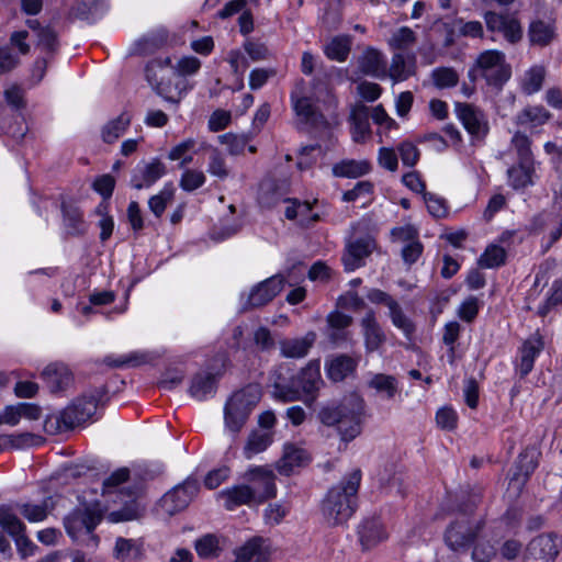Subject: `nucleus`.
<instances>
[{
  "label": "nucleus",
  "mask_w": 562,
  "mask_h": 562,
  "mask_svg": "<svg viewBox=\"0 0 562 562\" xmlns=\"http://www.w3.org/2000/svg\"><path fill=\"white\" fill-rule=\"evenodd\" d=\"M361 471L352 470L339 484L333 486L322 505V513L329 525L346 522L356 512Z\"/></svg>",
  "instance_id": "f03ea898"
},
{
  "label": "nucleus",
  "mask_w": 562,
  "mask_h": 562,
  "mask_svg": "<svg viewBox=\"0 0 562 562\" xmlns=\"http://www.w3.org/2000/svg\"><path fill=\"white\" fill-rule=\"evenodd\" d=\"M315 341L316 334L314 331H308L303 337L284 338L279 341L280 353L284 358H304Z\"/></svg>",
  "instance_id": "b1692460"
},
{
  "label": "nucleus",
  "mask_w": 562,
  "mask_h": 562,
  "mask_svg": "<svg viewBox=\"0 0 562 562\" xmlns=\"http://www.w3.org/2000/svg\"><path fill=\"white\" fill-rule=\"evenodd\" d=\"M483 20L488 32L501 34L507 43L515 45L522 40L521 24L514 14L488 10L484 12Z\"/></svg>",
  "instance_id": "9d476101"
},
{
  "label": "nucleus",
  "mask_w": 562,
  "mask_h": 562,
  "mask_svg": "<svg viewBox=\"0 0 562 562\" xmlns=\"http://www.w3.org/2000/svg\"><path fill=\"white\" fill-rule=\"evenodd\" d=\"M206 181V177L202 170L184 169L181 173L179 186L183 191L192 192L201 188Z\"/></svg>",
  "instance_id": "603ef678"
},
{
  "label": "nucleus",
  "mask_w": 562,
  "mask_h": 562,
  "mask_svg": "<svg viewBox=\"0 0 562 562\" xmlns=\"http://www.w3.org/2000/svg\"><path fill=\"white\" fill-rule=\"evenodd\" d=\"M151 360L149 353L143 351H133L128 355L106 356L103 362L112 368H135L148 363Z\"/></svg>",
  "instance_id": "58836bf2"
},
{
  "label": "nucleus",
  "mask_w": 562,
  "mask_h": 562,
  "mask_svg": "<svg viewBox=\"0 0 562 562\" xmlns=\"http://www.w3.org/2000/svg\"><path fill=\"white\" fill-rule=\"evenodd\" d=\"M20 64V57L10 46H0V75L14 69Z\"/></svg>",
  "instance_id": "0e129e2a"
},
{
  "label": "nucleus",
  "mask_w": 562,
  "mask_h": 562,
  "mask_svg": "<svg viewBox=\"0 0 562 562\" xmlns=\"http://www.w3.org/2000/svg\"><path fill=\"white\" fill-rule=\"evenodd\" d=\"M374 240L370 236L357 238L347 244L342 262L347 271H353L364 263V259L374 249Z\"/></svg>",
  "instance_id": "a211bd4d"
},
{
  "label": "nucleus",
  "mask_w": 562,
  "mask_h": 562,
  "mask_svg": "<svg viewBox=\"0 0 562 562\" xmlns=\"http://www.w3.org/2000/svg\"><path fill=\"white\" fill-rule=\"evenodd\" d=\"M42 375L53 392L64 390L72 381V375L69 369L59 363L47 366Z\"/></svg>",
  "instance_id": "2f4dec72"
},
{
  "label": "nucleus",
  "mask_w": 562,
  "mask_h": 562,
  "mask_svg": "<svg viewBox=\"0 0 562 562\" xmlns=\"http://www.w3.org/2000/svg\"><path fill=\"white\" fill-rule=\"evenodd\" d=\"M559 550L560 543L555 535H539L527 544L524 562H554Z\"/></svg>",
  "instance_id": "f8f14e48"
},
{
  "label": "nucleus",
  "mask_w": 562,
  "mask_h": 562,
  "mask_svg": "<svg viewBox=\"0 0 562 562\" xmlns=\"http://www.w3.org/2000/svg\"><path fill=\"white\" fill-rule=\"evenodd\" d=\"M216 383V374L211 372H199L191 380L189 393L193 398L204 401L215 394Z\"/></svg>",
  "instance_id": "cd10ccee"
},
{
  "label": "nucleus",
  "mask_w": 562,
  "mask_h": 562,
  "mask_svg": "<svg viewBox=\"0 0 562 562\" xmlns=\"http://www.w3.org/2000/svg\"><path fill=\"white\" fill-rule=\"evenodd\" d=\"M63 223L66 232L70 235H81L87 231L81 210L68 202L61 203Z\"/></svg>",
  "instance_id": "7c9ffc66"
},
{
  "label": "nucleus",
  "mask_w": 562,
  "mask_h": 562,
  "mask_svg": "<svg viewBox=\"0 0 562 562\" xmlns=\"http://www.w3.org/2000/svg\"><path fill=\"white\" fill-rule=\"evenodd\" d=\"M175 67L176 75L179 76H191L199 71L201 61L199 58L193 56H184L177 63Z\"/></svg>",
  "instance_id": "338daca9"
},
{
  "label": "nucleus",
  "mask_w": 562,
  "mask_h": 562,
  "mask_svg": "<svg viewBox=\"0 0 562 562\" xmlns=\"http://www.w3.org/2000/svg\"><path fill=\"white\" fill-rule=\"evenodd\" d=\"M512 145L517 153L518 161L533 164L530 150V140L528 136L520 132L515 133V135L512 138Z\"/></svg>",
  "instance_id": "13d9d810"
},
{
  "label": "nucleus",
  "mask_w": 562,
  "mask_h": 562,
  "mask_svg": "<svg viewBox=\"0 0 562 562\" xmlns=\"http://www.w3.org/2000/svg\"><path fill=\"white\" fill-rule=\"evenodd\" d=\"M103 513L99 505L83 506L74 509L64 518V526L68 536L88 548H97L99 537L93 533L101 522Z\"/></svg>",
  "instance_id": "39448f33"
},
{
  "label": "nucleus",
  "mask_w": 562,
  "mask_h": 562,
  "mask_svg": "<svg viewBox=\"0 0 562 562\" xmlns=\"http://www.w3.org/2000/svg\"><path fill=\"white\" fill-rule=\"evenodd\" d=\"M456 25L458 26V33L460 36L470 38L484 37V27L480 21H464L463 19H457Z\"/></svg>",
  "instance_id": "052dcab7"
},
{
  "label": "nucleus",
  "mask_w": 562,
  "mask_h": 562,
  "mask_svg": "<svg viewBox=\"0 0 562 562\" xmlns=\"http://www.w3.org/2000/svg\"><path fill=\"white\" fill-rule=\"evenodd\" d=\"M445 136L447 137V139L445 137H442L441 135L439 134H430L428 136V139L429 140H434V142H438L440 143L443 147H447L449 144L448 142L451 144V145H458L462 137H461V133L460 131L452 124H448L443 127L442 130Z\"/></svg>",
  "instance_id": "69168bd1"
},
{
  "label": "nucleus",
  "mask_w": 562,
  "mask_h": 562,
  "mask_svg": "<svg viewBox=\"0 0 562 562\" xmlns=\"http://www.w3.org/2000/svg\"><path fill=\"white\" fill-rule=\"evenodd\" d=\"M527 36L532 46L546 47L557 38V24L552 18H536L529 25Z\"/></svg>",
  "instance_id": "aec40b11"
},
{
  "label": "nucleus",
  "mask_w": 562,
  "mask_h": 562,
  "mask_svg": "<svg viewBox=\"0 0 562 562\" xmlns=\"http://www.w3.org/2000/svg\"><path fill=\"white\" fill-rule=\"evenodd\" d=\"M546 78V69L543 66L535 65L524 74L521 79V90L524 93L531 95L541 90Z\"/></svg>",
  "instance_id": "37998d69"
},
{
  "label": "nucleus",
  "mask_w": 562,
  "mask_h": 562,
  "mask_svg": "<svg viewBox=\"0 0 562 562\" xmlns=\"http://www.w3.org/2000/svg\"><path fill=\"white\" fill-rule=\"evenodd\" d=\"M363 414V400L351 394L338 404L331 403L322 407L318 418L326 426H336L341 439L349 442L361 434Z\"/></svg>",
  "instance_id": "7ed1b4c3"
},
{
  "label": "nucleus",
  "mask_w": 562,
  "mask_h": 562,
  "mask_svg": "<svg viewBox=\"0 0 562 562\" xmlns=\"http://www.w3.org/2000/svg\"><path fill=\"white\" fill-rule=\"evenodd\" d=\"M506 250L498 245H490L479 259V265L485 269H493L504 265Z\"/></svg>",
  "instance_id": "09e8293b"
},
{
  "label": "nucleus",
  "mask_w": 562,
  "mask_h": 562,
  "mask_svg": "<svg viewBox=\"0 0 562 562\" xmlns=\"http://www.w3.org/2000/svg\"><path fill=\"white\" fill-rule=\"evenodd\" d=\"M146 79L158 95L168 102L178 103L181 90L178 83H173L175 67L170 57H158L150 60L145 69Z\"/></svg>",
  "instance_id": "1a4fd4ad"
},
{
  "label": "nucleus",
  "mask_w": 562,
  "mask_h": 562,
  "mask_svg": "<svg viewBox=\"0 0 562 562\" xmlns=\"http://www.w3.org/2000/svg\"><path fill=\"white\" fill-rule=\"evenodd\" d=\"M370 112L364 105L357 106L350 114L351 136L353 142L362 143L370 134Z\"/></svg>",
  "instance_id": "473e14b6"
},
{
  "label": "nucleus",
  "mask_w": 562,
  "mask_h": 562,
  "mask_svg": "<svg viewBox=\"0 0 562 562\" xmlns=\"http://www.w3.org/2000/svg\"><path fill=\"white\" fill-rule=\"evenodd\" d=\"M416 42L415 32L407 27L402 26L396 30L389 40V45L393 49H407L412 47Z\"/></svg>",
  "instance_id": "5fc2aeb1"
},
{
  "label": "nucleus",
  "mask_w": 562,
  "mask_h": 562,
  "mask_svg": "<svg viewBox=\"0 0 562 562\" xmlns=\"http://www.w3.org/2000/svg\"><path fill=\"white\" fill-rule=\"evenodd\" d=\"M544 348V341L539 333H535L526 339L518 349L515 359V370L521 379L527 376L533 369L535 361Z\"/></svg>",
  "instance_id": "2eb2a0df"
},
{
  "label": "nucleus",
  "mask_w": 562,
  "mask_h": 562,
  "mask_svg": "<svg viewBox=\"0 0 562 562\" xmlns=\"http://www.w3.org/2000/svg\"><path fill=\"white\" fill-rule=\"evenodd\" d=\"M207 172L221 180H224L229 176V169L226 165V160L223 154L216 148L211 150L207 164Z\"/></svg>",
  "instance_id": "864d4df0"
},
{
  "label": "nucleus",
  "mask_w": 562,
  "mask_h": 562,
  "mask_svg": "<svg viewBox=\"0 0 562 562\" xmlns=\"http://www.w3.org/2000/svg\"><path fill=\"white\" fill-rule=\"evenodd\" d=\"M0 526L13 539L25 532V525L8 507H0Z\"/></svg>",
  "instance_id": "de8ad7c7"
},
{
  "label": "nucleus",
  "mask_w": 562,
  "mask_h": 562,
  "mask_svg": "<svg viewBox=\"0 0 562 562\" xmlns=\"http://www.w3.org/2000/svg\"><path fill=\"white\" fill-rule=\"evenodd\" d=\"M271 547L268 539L254 537L236 550L235 562H268Z\"/></svg>",
  "instance_id": "412c9836"
},
{
  "label": "nucleus",
  "mask_w": 562,
  "mask_h": 562,
  "mask_svg": "<svg viewBox=\"0 0 562 562\" xmlns=\"http://www.w3.org/2000/svg\"><path fill=\"white\" fill-rule=\"evenodd\" d=\"M105 393L104 386H99L77 397L55 417L58 428L67 430L89 420L95 414L98 404L105 396Z\"/></svg>",
  "instance_id": "0eeeda50"
},
{
  "label": "nucleus",
  "mask_w": 562,
  "mask_h": 562,
  "mask_svg": "<svg viewBox=\"0 0 562 562\" xmlns=\"http://www.w3.org/2000/svg\"><path fill=\"white\" fill-rule=\"evenodd\" d=\"M456 113L473 139L481 140L487 135L488 121L482 110L470 103H457Z\"/></svg>",
  "instance_id": "ddd939ff"
},
{
  "label": "nucleus",
  "mask_w": 562,
  "mask_h": 562,
  "mask_svg": "<svg viewBox=\"0 0 562 562\" xmlns=\"http://www.w3.org/2000/svg\"><path fill=\"white\" fill-rule=\"evenodd\" d=\"M351 49V41L348 36H336L331 38L324 48L325 55L336 61H345Z\"/></svg>",
  "instance_id": "a18cd8bd"
},
{
  "label": "nucleus",
  "mask_w": 562,
  "mask_h": 562,
  "mask_svg": "<svg viewBox=\"0 0 562 562\" xmlns=\"http://www.w3.org/2000/svg\"><path fill=\"white\" fill-rule=\"evenodd\" d=\"M198 492V481L186 480L182 484L166 493L160 501V505L167 514L173 515L184 509L191 503Z\"/></svg>",
  "instance_id": "4468645a"
},
{
  "label": "nucleus",
  "mask_w": 562,
  "mask_h": 562,
  "mask_svg": "<svg viewBox=\"0 0 562 562\" xmlns=\"http://www.w3.org/2000/svg\"><path fill=\"white\" fill-rule=\"evenodd\" d=\"M218 140L221 144H224L227 146V151L232 156H238V155L243 154L248 144L247 136L236 135V134H232V133L220 135Z\"/></svg>",
  "instance_id": "4d7b16f0"
},
{
  "label": "nucleus",
  "mask_w": 562,
  "mask_h": 562,
  "mask_svg": "<svg viewBox=\"0 0 562 562\" xmlns=\"http://www.w3.org/2000/svg\"><path fill=\"white\" fill-rule=\"evenodd\" d=\"M283 277L277 274L254 286L245 303V308L260 307L277 296L283 288Z\"/></svg>",
  "instance_id": "f3484780"
},
{
  "label": "nucleus",
  "mask_w": 562,
  "mask_h": 562,
  "mask_svg": "<svg viewBox=\"0 0 562 562\" xmlns=\"http://www.w3.org/2000/svg\"><path fill=\"white\" fill-rule=\"evenodd\" d=\"M261 398V390L258 384H249L235 392L224 406L225 429L237 435L246 424L252 408Z\"/></svg>",
  "instance_id": "423d86ee"
},
{
  "label": "nucleus",
  "mask_w": 562,
  "mask_h": 562,
  "mask_svg": "<svg viewBox=\"0 0 562 562\" xmlns=\"http://www.w3.org/2000/svg\"><path fill=\"white\" fill-rule=\"evenodd\" d=\"M356 361L346 355H340L326 363L327 376L334 382L342 381L356 369Z\"/></svg>",
  "instance_id": "e433bc0d"
},
{
  "label": "nucleus",
  "mask_w": 562,
  "mask_h": 562,
  "mask_svg": "<svg viewBox=\"0 0 562 562\" xmlns=\"http://www.w3.org/2000/svg\"><path fill=\"white\" fill-rule=\"evenodd\" d=\"M480 311V302L475 296H468L458 307V316L467 322L472 323L477 316Z\"/></svg>",
  "instance_id": "e2e57ef3"
},
{
  "label": "nucleus",
  "mask_w": 562,
  "mask_h": 562,
  "mask_svg": "<svg viewBox=\"0 0 562 562\" xmlns=\"http://www.w3.org/2000/svg\"><path fill=\"white\" fill-rule=\"evenodd\" d=\"M431 79L437 88L447 89L458 85L459 75L451 67H438L431 71Z\"/></svg>",
  "instance_id": "3c124183"
},
{
  "label": "nucleus",
  "mask_w": 562,
  "mask_h": 562,
  "mask_svg": "<svg viewBox=\"0 0 562 562\" xmlns=\"http://www.w3.org/2000/svg\"><path fill=\"white\" fill-rule=\"evenodd\" d=\"M362 335L367 352H374L385 342L386 337L372 311L361 319Z\"/></svg>",
  "instance_id": "393cba45"
},
{
  "label": "nucleus",
  "mask_w": 562,
  "mask_h": 562,
  "mask_svg": "<svg viewBox=\"0 0 562 562\" xmlns=\"http://www.w3.org/2000/svg\"><path fill=\"white\" fill-rule=\"evenodd\" d=\"M289 363H280L271 372L273 381V395L283 402L300 401L303 397L314 400L321 385V361H310L295 376H289Z\"/></svg>",
  "instance_id": "f257e3e1"
},
{
  "label": "nucleus",
  "mask_w": 562,
  "mask_h": 562,
  "mask_svg": "<svg viewBox=\"0 0 562 562\" xmlns=\"http://www.w3.org/2000/svg\"><path fill=\"white\" fill-rule=\"evenodd\" d=\"M166 173V166L159 159L155 158L148 162H139L131 178V184L134 189L140 190L151 187Z\"/></svg>",
  "instance_id": "6ab92c4d"
},
{
  "label": "nucleus",
  "mask_w": 562,
  "mask_h": 562,
  "mask_svg": "<svg viewBox=\"0 0 562 562\" xmlns=\"http://www.w3.org/2000/svg\"><path fill=\"white\" fill-rule=\"evenodd\" d=\"M359 540L363 549L368 550L385 540L387 535L379 518L366 519L358 529Z\"/></svg>",
  "instance_id": "a878e982"
},
{
  "label": "nucleus",
  "mask_w": 562,
  "mask_h": 562,
  "mask_svg": "<svg viewBox=\"0 0 562 562\" xmlns=\"http://www.w3.org/2000/svg\"><path fill=\"white\" fill-rule=\"evenodd\" d=\"M251 495L247 484L236 485L220 493V497L224 501V506L228 510L240 505H256Z\"/></svg>",
  "instance_id": "72a5a7b5"
},
{
  "label": "nucleus",
  "mask_w": 562,
  "mask_h": 562,
  "mask_svg": "<svg viewBox=\"0 0 562 562\" xmlns=\"http://www.w3.org/2000/svg\"><path fill=\"white\" fill-rule=\"evenodd\" d=\"M194 549L200 558H215L221 551L218 538L215 535H205L195 541Z\"/></svg>",
  "instance_id": "8fccbe9b"
},
{
  "label": "nucleus",
  "mask_w": 562,
  "mask_h": 562,
  "mask_svg": "<svg viewBox=\"0 0 562 562\" xmlns=\"http://www.w3.org/2000/svg\"><path fill=\"white\" fill-rule=\"evenodd\" d=\"M414 57L407 60L403 54H394L387 71V77H390L394 82L404 81L414 75Z\"/></svg>",
  "instance_id": "a19ab883"
},
{
  "label": "nucleus",
  "mask_w": 562,
  "mask_h": 562,
  "mask_svg": "<svg viewBox=\"0 0 562 562\" xmlns=\"http://www.w3.org/2000/svg\"><path fill=\"white\" fill-rule=\"evenodd\" d=\"M398 153H400L403 165H405L407 167L415 166L417 164V161L419 160V150L416 147V145H414L411 142H403L398 146Z\"/></svg>",
  "instance_id": "774afa93"
},
{
  "label": "nucleus",
  "mask_w": 562,
  "mask_h": 562,
  "mask_svg": "<svg viewBox=\"0 0 562 562\" xmlns=\"http://www.w3.org/2000/svg\"><path fill=\"white\" fill-rule=\"evenodd\" d=\"M371 165L368 160L344 159L333 167V173L340 178H358L369 173Z\"/></svg>",
  "instance_id": "4c0bfd02"
},
{
  "label": "nucleus",
  "mask_w": 562,
  "mask_h": 562,
  "mask_svg": "<svg viewBox=\"0 0 562 562\" xmlns=\"http://www.w3.org/2000/svg\"><path fill=\"white\" fill-rule=\"evenodd\" d=\"M496 554V547L481 535L474 542L472 559L474 562H488Z\"/></svg>",
  "instance_id": "6e6d98bb"
},
{
  "label": "nucleus",
  "mask_w": 562,
  "mask_h": 562,
  "mask_svg": "<svg viewBox=\"0 0 562 562\" xmlns=\"http://www.w3.org/2000/svg\"><path fill=\"white\" fill-rule=\"evenodd\" d=\"M291 103L296 117L306 124L315 125L322 119L311 97L305 93V82L300 80L291 92Z\"/></svg>",
  "instance_id": "dca6fc26"
},
{
  "label": "nucleus",
  "mask_w": 562,
  "mask_h": 562,
  "mask_svg": "<svg viewBox=\"0 0 562 562\" xmlns=\"http://www.w3.org/2000/svg\"><path fill=\"white\" fill-rule=\"evenodd\" d=\"M55 505L54 497L47 496L41 503L27 502L19 504L18 508L21 515L30 522H41L54 510Z\"/></svg>",
  "instance_id": "c85d7f7f"
},
{
  "label": "nucleus",
  "mask_w": 562,
  "mask_h": 562,
  "mask_svg": "<svg viewBox=\"0 0 562 562\" xmlns=\"http://www.w3.org/2000/svg\"><path fill=\"white\" fill-rule=\"evenodd\" d=\"M387 310L392 324L400 329L405 337L411 338L415 331V325L404 313L397 301H394Z\"/></svg>",
  "instance_id": "49530a36"
},
{
  "label": "nucleus",
  "mask_w": 562,
  "mask_h": 562,
  "mask_svg": "<svg viewBox=\"0 0 562 562\" xmlns=\"http://www.w3.org/2000/svg\"><path fill=\"white\" fill-rule=\"evenodd\" d=\"M310 462L308 452L294 443L288 442L283 447V454L277 463L281 474L290 475L296 468Z\"/></svg>",
  "instance_id": "5701e85b"
},
{
  "label": "nucleus",
  "mask_w": 562,
  "mask_h": 562,
  "mask_svg": "<svg viewBox=\"0 0 562 562\" xmlns=\"http://www.w3.org/2000/svg\"><path fill=\"white\" fill-rule=\"evenodd\" d=\"M533 164L520 162L508 169V181L514 189H522L532 184Z\"/></svg>",
  "instance_id": "79ce46f5"
},
{
  "label": "nucleus",
  "mask_w": 562,
  "mask_h": 562,
  "mask_svg": "<svg viewBox=\"0 0 562 562\" xmlns=\"http://www.w3.org/2000/svg\"><path fill=\"white\" fill-rule=\"evenodd\" d=\"M473 505L460 507L445 531V542L453 552H467L484 528V520L472 515Z\"/></svg>",
  "instance_id": "20e7f679"
},
{
  "label": "nucleus",
  "mask_w": 562,
  "mask_h": 562,
  "mask_svg": "<svg viewBox=\"0 0 562 562\" xmlns=\"http://www.w3.org/2000/svg\"><path fill=\"white\" fill-rule=\"evenodd\" d=\"M173 196V189L165 188L161 190L158 194L153 195L148 201V206L150 211L157 216L160 217L162 213L166 210L167 203L172 199Z\"/></svg>",
  "instance_id": "680f3d73"
},
{
  "label": "nucleus",
  "mask_w": 562,
  "mask_h": 562,
  "mask_svg": "<svg viewBox=\"0 0 562 562\" xmlns=\"http://www.w3.org/2000/svg\"><path fill=\"white\" fill-rule=\"evenodd\" d=\"M550 117V112L542 105H533L520 111L516 116V123L526 128H536L546 124Z\"/></svg>",
  "instance_id": "c9c22d12"
},
{
  "label": "nucleus",
  "mask_w": 562,
  "mask_h": 562,
  "mask_svg": "<svg viewBox=\"0 0 562 562\" xmlns=\"http://www.w3.org/2000/svg\"><path fill=\"white\" fill-rule=\"evenodd\" d=\"M273 438L274 430H251L243 451L245 458L251 459L254 456L266 451L273 442Z\"/></svg>",
  "instance_id": "c756f323"
},
{
  "label": "nucleus",
  "mask_w": 562,
  "mask_h": 562,
  "mask_svg": "<svg viewBox=\"0 0 562 562\" xmlns=\"http://www.w3.org/2000/svg\"><path fill=\"white\" fill-rule=\"evenodd\" d=\"M284 200V192L280 191L273 180H263L259 186L258 201L263 207H272Z\"/></svg>",
  "instance_id": "c03bdc74"
},
{
  "label": "nucleus",
  "mask_w": 562,
  "mask_h": 562,
  "mask_svg": "<svg viewBox=\"0 0 562 562\" xmlns=\"http://www.w3.org/2000/svg\"><path fill=\"white\" fill-rule=\"evenodd\" d=\"M469 76L483 78L488 86L502 88L512 76V67L506 55L497 49H487L479 54Z\"/></svg>",
  "instance_id": "6e6552de"
},
{
  "label": "nucleus",
  "mask_w": 562,
  "mask_h": 562,
  "mask_svg": "<svg viewBox=\"0 0 562 562\" xmlns=\"http://www.w3.org/2000/svg\"><path fill=\"white\" fill-rule=\"evenodd\" d=\"M391 235L394 241L401 243L403 245L419 240V229L409 223L394 227L391 231Z\"/></svg>",
  "instance_id": "bf43d9fd"
},
{
  "label": "nucleus",
  "mask_w": 562,
  "mask_h": 562,
  "mask_svg": "<svg viewBox=\"0 0 562 562\" xmlns=\"http://www.w3.org/2000/svg\"><path fill=\"white\" fill-rule=\"evenodd\" d=\"M113 555L122 562H139L145 555L143 542L138 539L117 538Z\"/></svg>",
  "instance_id": "bb28decb"
},
{
  "label": "nucleus",
  "mask_w": 562,
  "mask_h": 562,
  "mask_svg": "<svg viewBox=\"0 0 562 562\" xmlns=\"http://www.w3.org/2000/svg\"><path fill=\"white\" fill-rule=\"evenodd\" d=\"M368 386L386 400H393L400 392V384L394 375L374 373L368 380Z\"/></svg>",
  "instance_id": "f704fd0d"
},
{
  "label": "nucleus",
  "mask_w": 562,
  "mask_h": 562,
  "mask_svg": "<svg viewBox=\"0 0 562 562\" xmlns=\"http://www.w3.org/2000/svg\"><path fill=\"white\" fill-rule=\"evenodd\" d=\"M248 487L256 505L272 498L277 494L276 476L271 470L256 467L247 472Z\"/></svg>",
  "instance_id": "9b49d317"
},
{
  "label": "nucleus",
  "mask_w": 562,
  "mask_h": 562,
  "mask_svg": "<svg viewBox=\"0 0 562 562\" xmlns=\"http://www.w3.org/2000/svg\"><path fill=\"white\" fill-rule=\"evenodd\" d=\"M359 68L368 76L384 79L387 77L385 56L378 49L368 47L359 57Z\"/></svg>",
  "instance_id": "4be33fe9"
},
{
  "label": "nucleus",
  "mask_w": 562,
  "mask_h": 562,
  "mask_svg": "<svg viewBox=\"0 0 562 562\" xmlns=\"http://www.w3.org/2000/svg\"><path fill=\"white\" fill-rule=\"evenodd\" d=\"M130 124L131 115L126 112H123L117 117L109 121L102 127L101 136L103 142L113 144L125 133Z\"/></svg>",
  "instance_id": "ea45409f"
}]
</instances>
